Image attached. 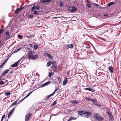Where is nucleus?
Here are the masks:
<instances>
[{
	"mask_svg": "<svg viewBox=\"0 0 121 121\" xmlns=\"http://www.w3.org/2000/svg\"><path fill=\"white\" fill-rule=\"evenodd\" d=\"M52 95L51 94L50 95L47 96L46 97V99H45L46 100L47 99H48Z\"/></svg>",
	"mask_w": 121,
	"mask_h": 121,
	"instance_id": "24",
	"label": "nucleus"
},
{
	"mask_svg": "<svg viewBox=\"0 0 121 121\" xmlns=\"http://www.w3.org/2000/svg\"><path fill=\"white\" fill-rule=\"evenodd\" d=\"M56 91H54V92L52 93V94H52V95H53L54 94H55V93L56 92Z\"/></svg>",
	"mask_w": 121,
	"mask_h": 121,
	"instance_id": "56",
	"label": "nucleus"
},
{
	"mask_svg": "<svg viewBox=\"0 0 121 121\" xmlns=\"http://www.w3.org/2000/svg\"><path fill=\"white\" fill-rule=\"evenodd\" d=\"M73 44L67 45L66 48L67 49H68L69 48H73Z\"/></svg>",
	"mask_w": 121,
	"mask_h": 121,
	"instance_id": "11",
	"label": "nucleus"
},
{
	"mask_svg": "<svg viewBox=\"0 0 121 121\" xmlns=\"http://www.w3.org/2000/svg\"><path fill=\"white\" fill-rule=\"evenodd\" d=\"M8 60V59H7L4 62H5V63H6V62L7 61V60Z\"/></svg>",
	"mask_w": 121,
	"mask_h": 121,
	"instance_id": "61",
	"label": "nucleus"
},
{
	"mask_svg": "<svg viewBox=\"0 0 121 121\" xmlns=\"http://www.w3.org/2000/svg\"><path fill=\"white\" fill-rule=\"evenodd\" d=\"M36 6L35 5H34L32 7V8L31 9V12H32L35 8Z\"/></svg>",
	"mask_w": 121,
	"mask_h": 121,
	"instance_id": "28",
	"label": "nucleus"
},
{
	"mask_svg": "<svg viewBox=\"0 0 121 121\" xmlns=\"http://www.w3.org/2000/svg\"><path fill=\"white\" fill-rule=\"evenodd\" d=\"M29 96V95H27L25 97L26 98H27Z\"/></svg>",
	"mask_w": 121,
	"mask_h": 121,
	"instance_id": "60",
	"label": "nucleus"
},
{
	"mask_svg": "<svg viewBox=\"0 0 121 121\" xmlns=\"http://www.w3.org/2000/svg\"><path fill=\"white\" fill-rule=\"evenodd\" d=\"M56 101H54L53 103L51 105V106L52 107L54 105L56 104Z\"/></svg>",
	"mask_w": 121,
	"mask_h": 121,
	"instance_id": "32",
	"label": "nucleus"
},
{
	"mask_svg": "<svg viewBox=\"0 0 121 121\" xmlns=\"http://www.w3.org/2000/svg\"><path fill=\"white\" fill-rule=\"evenodd\" d=\"M38 55L36 54L34 55H32V56H30V59L34 60L35 59L38 57Z\"/></svg>",
	"mask_w": 121,
	"mask_h": 121,
	"instance_id": "6",
	"label": "nucleus"
},
{
	"mask_svg": "<svg viewBox=\"0 0 121 121\" xmlns=\"http://www.w3.org/2000/svg\"><path fill=\"white\" fill-rule=\"evenodd\" d=\"M91 114V113L90 112H87L85 111L84 114V115L83 116V117H86L88 118L89 117Z\"/></svg>",
	"mask_w": 121,
	"mask_h": 121,
	"instance_id": "2",
	"label": "nucleus"
},
{
	"mask_svg": "<svg viewBox=\"0 0 121 121\" xmlns=\"http://www.w3.org/2000/svg\"><path fill=\"white\" fill-rule=\"evenodd\" d=\"M71 102L74 104H77L79 103V102L78 101L76 100L72 101Z\"/></svg>",
	"mask_w": 121,
	"mask_h": 121,
	"instance_id": "18",
	"label": "nucleus"
},
{
	"mask_svg": "<svg viewBox=\"0 0 121 121\" xmlns=\"http://www.w3.org/2000/svg\"><path fill=\"white\" fill-rule=\"evenodd\" d=\"M6 35L5 36V39H9L10 38V36L8 31H7L5 32Z\"/></svg>",
	"mask_w": 121,
	"mask_h": 121,
	"instance_id": "7",
	"label": "nucleus"
},
{
	"mask_svg": "<svg viewBox=\"0 0 121 121\" xmlns=\"http://www.w3.org/2000/svg\"><path fill=\"white\" fill-rule=\"evenodd\" d=\"M57 78L58 81H59V83H60V82L61 81V79L59 77H58Z\"/></svg>",
	"mask_w": 121,
	"mask_h": 121,
	"instance_id": "38",
	"label": "nucleus"
},
{
	"mask_svg": "<svg viewBox=\"0 0 121 121\" xmlns=\"http://www.w3.org/2000/svg\"><path fill=\"white\" fill-rule=\"evenodd\" d=\"M93 4H94V6L95 7H98L99 6L96 3H93Z\"/></svg>",
	"mask_w": 121,
	"mask_h": 121,
	"instance_id": "48",
	"label": "nucleus"
},
{
	"mask_svg": "<svg viewBox=\"0 0 121 121\" xmlns=\"http://www.w3.org/2000/svg\"><path fill=\"white\" fill-rule=\"evenodd\" d=\"M58 114H57L56 115H55V114H52V115H51V116H50V119L52 117V116H56L57 115H58Z\"/></svg>",
	"mask_w": 121,
	"mask_h": 121,
	"instance_id": "47",
	"label": "nucleus"
},
{
	"mask_svg": "<svg viewBox=\"0 0 121 121\" xmlns=\"http://www.w3.org/2000/svg\"><path fill=\"white\" fill-rule=\"evenodd\" d=\"M22 59H20V60H18V61L16 62L17 64H18V65L19 64L20 62V61Z\"/></svg>",
	"mask_w": 121,
	"mask_h": 121,
	"instance_id": "46",
	"label": "nucleus"
},
{
	"mask_svg": "<svg viewBox=\"0 0 121 121\" xmlns=\"http://www.w3.org/2000/svg\"><path fill=\"white\" fill-rule=\"evenodd\" d=\"M10 94L11 93L10 92H6L5 93V95L7 96L10 95Z\"/></svg>",
	"mask_w": 121,
	"mask_h": 121,
	"instance_id": "37",
	"label": "nucleus"
},
{
	"mask_svg": "<svg viewBox=\"0 0 121 121\" xmlns=\"http://www.w3.org/2000/svg\"><path fill=\"white\" fill-rule=\"evenodd\" d=\"M18 64H17L16 62L15 63L13 64L11 66V68L10 69H12V67H17L18 66Z\"/></svg>",
	"mask_w": 121,
	"mask_h": 121,
	"instance_id": "16",
	"label": "nucleus"
},
{
	"mask_svg": "<svg viewBox=\"0 0 121 121\" xmlns=\"http://www.w3.org/2000/svg\"><path fill=\"white\" fill-rule=\"evenodd\" d=\"M68 80L66 79H65L63 81V85L65 86L68 82Z\"/></svg>",
	"mask_w": 121,
	"mask_h": 121,
	"instance_id": "21",
	"label": "nucleus"
},
{
	"mask_svg": "<svg viewBox=\"0 0 121 121\" xmlns=\"http://www.w3.org/2000/svg\"><path fill=\"white\" fill-rule=\"evenodd\" d=\"M28 17L30 18H32L34 17V16L32 14H29L28 15Z\"/></svg>",
	"mask_w": 121,
	"mask_h": 121,
	"instance_id": "26",
	"label": "nucleus"
},
{
	"mask_svg": "<svg viewBox=\"0 0 121 121\" xmlns=\"http://www.w3.org/2000/svg\"><path fill=\"white\" fill-rule=\"evenodd\" d=\"M18 9L20 11L21 10H22L23 9V8H18Z\"/></svg>",
	"mask_w": 121,
	"mask_h": 121,
	"instance_id": "52",
	"label": "nucleus"
},
{
	"mask_svg": "<svg viewBox=\"0 0 121 121\" xmlns=\"http://www.w3.org/2000/svg\"><path fill=\"white\" fill-rule=\"evenodd\" d=\"M38 45H37L36 44H35L34 45V48L35 50H36L37 49V48L38 47Z\"/></svg>",
	"mask_w": 121,
	"mask_h": 121,
	"instance_id": "31",
	"label": "nucleus"
},
{
	"mask_svg": "<svg viewBox=\"0 0 121 121\" xmlns=\"http://www.w3.org/2000/svg\"><path fill=\"white\" fill-rule=\"evenodd\" d=\"M48 54H49L47 53H44V55L45 56H48Z\"/></svg>",
	"mask_w": 121,
	"mask_h": 121,
	"instance_id": "41",
	"label": "nucleus"
},
{
	"mask_svg": "<svg viewBox=\"0 0 121 121\" xmlns=\"http://www.w3.org/2000/svg\"><path fill=\"white\" fill-rule=\"evenodd\" d=\"M19 11H20L18 9V8H17L15 10V14H17Z\"/></svg>",
	"mask_w": 121,
	"mask_h": 121,
	"instance_id": "30",
	"label": "nucleus"
},
{
	"mask_svg": "<svg viewBox=\"0 0 121 121\" xmlns=\"http://www.w3.org/2000/svg\"><path fill=\"white\" fill-rule=\"evenodd\" d=\"M77 9V8L75 7L71 6L69 8V11L71 12H74Z\"/></svg>",
	"mask_w": 121,
	"mask_h": 121,
	"instance_id": "4",
	"label": "nucleus"
},
{
	"mask_svg": "<svg viewBox=\"0 0 121 121\" xmlns=\"http://www.w3.org/2000/svg\"><path fill=\"white\" fill-rule=\"evenodd\" d=\"M108 15V14H104V16H107Z\"/></svg>",
	"mask_w": 121,
	"mask_h": 121,
	"instance_id": "59",
	"label": "nucleus"
},
{
	"mask_svg": "<svg viewBox=\"0 0 121 121\" xmlns=\"http://www.w3.org/2000/svg\"><path fill=\"white\" fill-rule=\"evenodd\" d=\"M54 73L53 72H52V73H51L49 72V75H48V76L49 78H51V76L52 75H53L54 74Z\"/></svg>",
	"mask_w": 121,
	"mask_h": 121,
	"instance_id": "22",
	"label": "nucleus"
},
{
	"mask_svg": "<svg viewBox=\"0 0 121 121\" xmlns=\"http://www.w3.org/2000/svg\"><path fill=\"white\" fill-rule=\"evenodd\" d=\"M50 82H51L50 81H49L48 82H46L45 83L43 84L42 85V87H44L46 86L47 85H48L50 83Z\"/></svg>",
	"mask_w": 121,
	"mask_h": 121,
	"instance_id": "15",
	"label": "nucleus"
},
{
	"mask_svg": "<svg viewBox=\"0 0 121 121\" xmlns=\"http://www.w3.org/2000/svg\"><path fill=\"white\" fill-rule=\"evenodd\" d=\"M76 119V118L75 117H70L69 119L67 121H70L72 120H75Z\"/></svg>",
	"mask_w": 121,
	"mask_h": 121,
	"instance_id": "23",
	"label": "nucleus"
},
{
	"mask_svg": "<svg viewBox=\"0 0 121 121\" xmlns=\"http://www.w3.org/2000/svg\"><path fill=\"white\" fill-rule=\"evenodd\" d=\"M91 101L94 103H95L97 102L96 100L92 99H91Z\"/></svg>",
	"mask_w": 121,
	"mask_h": 121,
	"instance_id": "36",
	"label": "nucleus"
},
{
	"mask_svg": "<svg viewBox=\"0 0 121 121\" xmlns=\"http://www.w3.org/2000/svg\"><path fill=\"white\" fill-rule=\"evenodd\" d=\"M84 89L86 90H87L89 91H90V90H91V88H85Z\"/></svg>",
	"mask_w": 121,
	"mask_h": 121,
	"instance_id": "45",
	"label": "nucleus"
},
{
	"mask_svg": "<svg viewBox=\"0 0 121 121\" xmlns=\"http://www.w3.org/2000/svg\"><path fill=\"white\" fill-rule=\"evenodd\" d=\"M5 63L4 62L0 65V67L1 68L2 67V66H3L5 64Z\"/></svg>",
	"mask_w": 121,
	"mask_h": 121,
	"instance_id": "49",
	"label": "nucleus"
},
{
	"mask_svg": "<svg viewBox=\"0 0 121 121\" xmlns=\"http://www.w3.org/2000/svg\"><path fill=\"white\" fill-rule=\"evenodd\" d=\"M85 111H79L78 112V114L79 115H81L82 117H83V116L84 115Z\"/></svg>",
	"mask_w": 121,
	"mask_h": 121,
	"instance_id": "12",
	"label": "nucleus"
},
{
	"mask_svg": "<svg viewBox=\"0 0 121 121\" xmlns=\"http://www.w3.org/2000/svg\"><path fill=\"white\" fill-rule=\"evenodd\" d=\"M115 4V3L113 2H111L109 3L107 5V6H110L114 4Z\"/></svg>",
	"mask_w": 121,
	"mask_h": 121,
	"instance_id": "29",
	"label": "nucleus"
},
{
	"mask_svg": "<svg viewBox=\"0 0 121 121\" xmlns=\"http://www.w3.org/2000/svg\"><path fill=\"white\" fill-rule=\"evenodd\" d=\"M85 99H86L89 101H91V99H92L90 97L86 98Z\"/></svg>",
	"mask_w": 121,
	"mask_h": 121,
	"instance_id": "35",
	"label": "nucleus"
},
{
	"mask_svg": "<svg viewBox=\"0 0 121 121\" xmlns=\"http://www.w3.org/2000/svg\"><path fill=\"white\" fill-rule=\"evenodd\" d=\"M5 117V115H3L2 117V118L4 119Z\"/></svg>",
	"mask_w": 121,
	"mask_h": 121,
	"instance_id": "54",
	"label": "nucleus"
},
{
	"mask_svg": "<svg viewBox=\"0 0 121 121\" xmlns=\"http://www.w3.org/2000/svg\"><path fill=\"white\" fill-rule=\"evenodd\" d=\"M18 38L20 39H21L23 38L22 36L20 35H18Z\"/></svg>",
	"mask_w": 121,
	"mask_h": 121,
	"instance_id": "33",
	"label": "nucleus"
},
{
	"mask_svg": "<svg viewBox=\"0 0 121 121\" xmlns=\"http://www.w3.org/2000/svg\"><path fill=\"white\" fill-rule=\"evenodd\" d=\"M17 101H15L14 102H13L11 105L10 107L12 106H13L15 105L17 103Z\"/></svg>",
	"mask_w": 121,
	"mask_h": 121,
	"instance_id": "25",
	"label": "nucleus"
},
{
	"mask_svg": "<svg viewBox=\"0 0 121 121\" xmlns=\"http://www.w3.org/2000/svg\"><path fill=\"white\" fill-rule=\"evenodd\" d=\"M33 52L34 51H30L28 52V57L29 59L30 58V56H32Z\"/></svg>",
	"mask_w": 121,
	"mask_h": 121,
	"instance_id": "10",
	"label": "nucleus"
},
{
	"mask_svg": "<svg viewBox=\"0 0 121 121\" xmlns=\"http://www.w3.org/2000/svg\"><path fill=\"white\" fill-rule=\"evenodd\" d=\"M39 6L38 5H37L36 6V10H38L39 9Z\"/></svg>",
	"mask_w": 121,
	"mask_h": 121,
	"instance_id": "40",
	"label": "nucleus"
},
{
	"mask_svg": "<svg viewBox=\"0 0 121 121\" xmlns=\"http://www.w3.org/2000/svg\"><path fill=\"white\" fill-rule=\"evenodd\" d=\"M106 113L108 114L109 117L112 115L110 112L109 111H107Z\"/></svg>",
	"mask_w": 121,
	"mask_h": 121,
	"instance_id": "34",
	"label": "nucleus"
},
{
	"mask_svg": "<svg viewBox=\"0 0 121 121\" xmlns=\"http://www.w3.org/2000/svg\"><path fill=\"white\" fill-rule=\"evenodd\" d=\"M34 13L35 14H38V12L37 11H34Z\"/></svg>",
	"mask_w": 121,
	"mask_h": 121,
	"instance_id": "51",
	"label": "nucleus"
},
{
	"mask_svg": "<svg viewBox=\"0 0 121 121\" xmlns=\"http://www.w3.org/2000/svg\"><path fill=\"white\" fill-rule=\"evenodd\" d=\"M51 1V0H42L41 1V2L43 3H44L45 4H46L45 3L49 2Z\"/></svg>",
	"mask_w": 121,
	"mask_h": 121,
	"instance_id": "17",
	"label": "nucleus"
},
{
	"mask_svg": "<svg viewBox=\"0 0 121 121\" xmlns=\"http://www.w3.org/2000/svg\"><path fill=\"white\" fill-rule=\"evenodd\" d=\"M70 71L69 70L68 71V72L67 73V74L68 75H69V72H70Z\"/></svg>",
	"mask_w": 121,
	"mask_h": 121,
	"instance_id": "55",
	"label": "nucleus"
},
{
	"mask_svg": "<svg viewBox=\"0 0 121 121\" xmlns=\"http://www.w3.org/2000/svg\"><path fill=\"white\" fill-rule=\"evenodd\" d=\"M94 117L96 119L99 121H102L103 120V118L101 117L97 113H95L94 114Z\"/></svg>",
	"mask_w": 121,
	"mask_h": 121,
	"instance_id": "1",
	"label": "nucleus"
},
{
	"mask_svg": "<svg viewBox=\"0 0 121 121\" xmlns=\"http://www.w3.org/2000/svg\"><path fill=\"white\" fill-rule=\"evenodd\" d=\"M26 98L25 97H24L23 99H22V101H23V100H24Z\"/></svg>",
	"mask_w": 121,
	"mask_h": 121,
	"instance_id": "62",
	"label": "nucleus"
},
{
	"mask_svg": "<svg viewBox=\"0 0 121 121\" xmlns=\"http://www.w3.org/2000/svg\"><path fill=\"white\" fill-rule=\"evenodd\" d=\"M64 4L63 2H61L60 4V7H62L63 5Z\"/></svg>",
	"mask_w": 121,
	"mask_h": 121,
	"instance_id": "43",
	"label": "nucleus"
},
{
	"mask_svg": "<svg viewBox=\"0 0 121 121\" xmlns=\"http://www.w3.org/2000/svg\"><path fill=\"white\" fill-rule=\"evenodd\" d=\"M4 119L1 118V121H3Z\"/></svg>",
	"mask_w": 121,
	"mask_h": 121,
	"instance_id": "63",
	"label": "nucleus"
},
{
	"mask_svg": "<svg viewBox=\"0 0 121 121\" xmlns=\"http://www.w3.org/2000/svg\"><path fill=\"white\" fill-rule=\"evenodd\" d=\"M3 29H0V34L3 33Z\"/></svg>",
	"mask_w": 121,
	"mask_h": 121,
	"instance_id": "39",
	"label": "nucleus"
},
{
	"mask_svg": "<svg viewBox=\"0 0 121 121\" xmlns=\"http://www.w3.org/2000/svg\"><path fill=\"white\" fill-rule=\"evenodd\" d=\"M56 62L55 61H49L48 62L47 64V67H49L52 64L55 63Z\"/></svg>",
	"mask_w": 121,
	"mask_h": 121,
	"instance_id": "5",
	"label": "nucleus"
},
{
	"mask_svg": "<svg viewBox=\"0 0 121 121\" xmlns=\"http://www.w3.org/2000/svg\"><path fill=\"white\" fill-rule=\"evenodd\" d=\"M56 91H54V92L52 93V94H52V95H53L54 94H55V93L56 92Z\"/></svg>",
	"mask_w": 121,
	"mask_h": 121,
	"instance_id": "57",
	"label": "nucleus"
},
{
	"mask_svg": "<svg viewBox=\"0 0 121 121\" xmlns=\"http://www.w3.org/2000/svg\"><path fill=\"white\" fill-rule=\"evenodd\" d=\"M9 69H6L3 72L2 74V76H3L5 75V74H7L9 71Z\"/></svg>",
	"mask_w": 121,
	"mask_h": 121,
	"instance_id": "13",
	"label": "nucleus"
},
{
	"mask_svg": "<svg viewBox=\"0 0 121 121\" xmlns=\"http://www.w3.org/2000/svg\"><path fill=\"white\" fill-rule=\"evenodd\" d=\"M36 79V78H34V81H35V80Z\"/></svg>",
	"mask_w": 121,
	"mask_h": 121,
	"instance_id": "64",
	"label": "nucleus"
},
{
	"mask_svg": "<svg viewBox=\"0 0 121 121\" xmlns=\"http://www.w3.org/2000/svg\"><path fill=\"white\" fill-rule=\"evenodd\" d=\"M109 118L110 120L111 121H113L114 120V118L112 115L110 116H109Z\"/></svg>",
	"mask_w": 121,
	"mask_h": 121,
	"instance_id": "19",
	"label": "nucleus"
},
{
	"mask_svg": "<svg viewBox=\"0 0 121 121\" xmlns=\"http://www.w3.org/2000/svg\"><path fill=\"white\" fill-rule=\"evenodd\" d=\"M90 91L92 92H94L95 91V89L94 88H91V90H90Z\"/></svg>",
	"mask_w": 121,
	"mask_h": 121,
	"instance_id": "42",
	"label": "nucleus"
},
{
	"mask_svg": "<svg viewBox=\"0 0 121 121\" xmlns=\"http://www.w3.org/2000/svg\"><path fill=\"white\" fill-rule=\"evenodd\" d=\"M114 69V68H113L112 66H109V71L111 73H113L114 72L113 71V70Z\"/></svg>",
	"mask_w": 121,
	"mask_h": 121,
	"instance_id": "14",
	"label": "nucleus"
},
{
	"mask_svg": "<svg viewBox=\"0 0 121 121\" xmlns=\"http://www.w3.org/2000/svg\"><path fill=\"white\" fill-rule=\"evenodd\" d=\"M31 114L29 112L25 116V121H29L31 116Z\"/></svg>",
	"mask_w": 121,
	"mask_h": 121,
	"instance_id": "3",
	"label": "nucleus"
},
{
	"mask_svg": "<svg viewBox=\"0 0 121 121\" xmlns=\"http://www.w3.org/2000/svg\"><path fill=\"white\" fill-rule=\"evenodd\" d=\"M60 17H54L52 18L56 19L59 18Z\"/></svg>",
	"mask_w": 121,
	"mask_h": 121,
	"instance_id": "50",
	"label": "nucleus"
},
{
	"mask_svg": "<svg viewBox=\"0 0 121 121\" xmlns=\"http://www.w3.org/2000/svg\"><path fill=\"white\" fill-rule=\"evenodd\" d=\"M51 67L54 71H56L57 68V65L55 63L52 64Z\"/></svg>",
	"mask_w": 121,
	"mask_h": 121,
	"instance_id": "9",
	"label": "nucleus"
},
{
	"mask_svg": "<svg viewBox=\"0 0 121 121\" xmlns=\"http://www.w3.org/2000/svg\"><path fill=\"white\" fill-rule=\"evenodd\" d=\"M15 108L14 107L12 109L10 110L8 114V118H9V117L10 115L12 114L13 112L15 110Z\"/></svg>",
	"mask_w": 121,
	"mask_h": 121,
	"instance_id": "8",
	"label": "nucleus"
},
{
	"mask_svg": "<svg viewBox=\"0 0 121 121\" xmlns=\"http://www.w3.org/2000/svg\"><path fill=\"white\" fill-rule=\"evenodd\" d=\"M86 1L88 2L87 3V5L88 6V7L89 8H90L91 7V2L89 1L88 0H87Z\"/></svg>",
	"mask_w": 121,
	"mask_h": 121,
	"instance_id": "20",
	"label": "nucleus"
},
{
	"mask_svg": "<svg viewBox=\"0 0 121 121\" xmlns=\"http://www.w3.org/2000/svg\"><path fill=\"white\" fill-rule=\"evenodd\" d=\"M29 45H30V47H32L33 46V45L32 44L30 43Z\"/></svg>",
	"mask_w": 121,
	"mask_h": 121,
	"instance_id": "53",
	"label": "nucleus"
},
{
	"mask_svg": "<svg viewBox=\"0 0 121 121\" xmlns=\"http://www.w3.org/2000/svg\"><path fill=\"white\" fill-rule=\"evenodd\" d=\"M5 82L3 81H1L0 82V85H2L5 83Z\"/></svg>",
	"mask_w": 121,
	"mask_h": 121,
	"instance_id": "44",
	"label": "nucleus"
},
{
	"mask_svg": "<svg viewBox=\"0 0 121 121\" xmlns=\"http://www.w3.org/2000/svg\"><path fill=\"white\" fill-rule=\"evenodd\" d=\"M48 57L51 59L52 60L53 59V57L50 54H48Z\"/></svg>",
	"mask_w": 121,
	"mask_h": 121,
	"instance_id": "27",
	"label": "nucleus"
},
{
	"mask_svg": "<svg viewBox=\"0 0 121 121\" xmlns=\"http://www.w3.org/2000/svg\"><path fill=\"white\" fill-rule=\"evenodd\" d=\"M33 91L31 92L30 93H29L28 95L29 96L32 93Z\"/></svg>",
	"mask_w": 121,
	"mask_h": 121,
	"instance_id": "58",
	"label": "nucleus"
}]
</instances>
